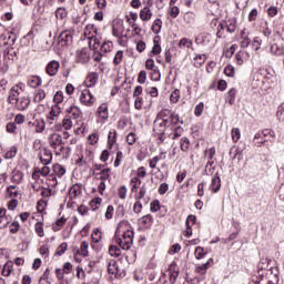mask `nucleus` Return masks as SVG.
Instances as JSON below:
<instances>
[{"label":"nucleus","instance_id":"obj_1","mask_svg":"<svg viewBox=\"0 0 284 284\" xmlns=\"http://www.w3.org/2000/svg\"><path fill=\"white\" fill-rule=\"evenodd\" d=\"M179 123H183L179 114L170 109H162L154 121L153 132L154 134H165L172 125H179Z\"/></svg>","mask_w":284,"mask_h":284},{"label":"nucleus","instance_id":"obj_2","mask_svg":"<svg viewBox=\"0 0 284 284\" xmlns=\"http://www.w3.org/2000/svg\"><path fill=\"white\" fill-rule=\"evenodd\" d=\"M115 243L123 250H130L134 241V231L126 230L123 232V239L119 237V230L115 232Z\"/></svg>","mask_w":284,"mask_h":284},{"label":"nucleus","instance_id":"obj_3","mask_svg":"<svg viewBox=\"0 0 284 284\" xmlns=\"http://www.w3.org/2000/svg\"><path fill=\"white\" fill-rule=\"evenodd\" d=\"M23 88H26V84H23L22 82L11 88L8 95V101L9 103H11V105H14V103H19V94L23 92Z\"/></svg>","mask_w":284,"mask_h":284},{"label":"nucleus","instance_id":"obj_4","mask_svg":"<svg viewBox=\"0 0 284 284\" xmlns=\"http://www.w3.org/2000/svg\"><path fill=\"white\" fill-rule=\"evenodd\" d=\"M92 49L89 47L82 48L80 51H77V61L78 63L85 64L90 61V52Z\"/></svg>","mask_w":284,"mask_h":284},{"label":"nucleus","instance_id":"obj_5","mask_svg":"<svg viewBox=\"0 0 284 284\" xmlns=\"http://www.w3.org/2000/svg\"><path fill=\"white\" fill-rule=\"evenodd\" d=\"M72 33L70 31H62L58 37V45L61 48H65V45H70L72 43Z\"/></svg>","mask_w":284,"mask_h":284},{"label":"nucleus","instance_id":"obj_6","mask_svg":"<svg viewBox=\"0 0 284 284\" xmlns=\"http://www.w3.org/2000/svg\"><path fill=\"white\" fill-rule=\"evenodd\" d=\"M108 273L115 276V278H121L123 276V273L121 272V268H119V263H116L115 260H110L108 263Z\"/></svg>","mask_w":284,"mask_h":284},{"label":"nucleus","instance_id":"obj_7","mask_svg":"<svg viewBox=\"0 0 284 284\" xmlns=\"http://www.w3.org/2000/svg\"><path fill=\"white\" fill-rule=\"evenodd\" d=\"M49 144L53 150H57L59 145H63V138L59 133H51L49 135Z\"/></svg>","mask_w":284,"mask_h":284},{"label":"nucleus","instance_id":"obj_8","mask_svg":"<svg viewBox=\"0 0 284 284\" xmlns=\"http://www.w3.org/2000/svg\"><path fill=\"white\" fill-rule=\"evenodd\" d=\"M59 68H61V64L57 60H52L47 64L45 71L49 77H57V73L59 72Z\"/></svg>","mask_w":284,"mask_h":284},{"label":"nucleus","instance_id":"obj_9","mask_svg":"<svg viewBox=\"0 0 284 284\" xmlns=\"http://www.w3.org/2000/svg\"><path fill=\"white\" fill-rule=\"evenodd\" d=\"M94 101V95H92V92L90 90H83L80 95V102L82 105H92Z\"/></svg>","mask_w":284,"mask_h":284},{"label":"nucleus","instance_id":"obj_10","mask_svg":"<svg viewBox=\"0 0 284 284\" xmlns=\"http://www.w3.org/2000/svg\"><path fill=\"white\" fill-rule=\"evenodd\" d=\"M99 81V73L98 72H91L88 74L84 84L87 88H94L97 85V82Z\"/></svg>","mask_w":284,"mask_h":284},{"label":"nucleus","instance_id":"obj_11","mask_svg":"<svg viewBox=\"0 0 284 284\" xmlns=\"http://www.w3.org/2000/svg\"><path fill=\"white\" fill-rule=\"evenodd\" d=\"M210 190L212 192H220L221 190V176L219 175V172L215 173V175L211 180Z\"/></svg>","mask_w":284,"mask_h":284},{"label":"nucleus","instance_id":"obj_12","mask_svg":"<svg viewBox=\"0 0 284 284\" xmlns=\"http://www.w3.org/2000/svg\"><path fill=\"white\" fill-rule=\"evenodd\" d=\"M169 276H170V283L174 284L176 283V278H179V268H176V263H172L169 266Z\"/></svg>","mask_w":284,"mask_h":284},{"label":"nucleus","instance_id":"obj_13","mask_svg":"<svg viewBox=\"0 0 284 284\" xmlns=\"http://www.w3.org/2000/svg\"><path fill=\"white\" fill-rule=\"evenodd\" d=\"M81 192H82L81 184H79V183L73 184L69 190L70 200L74 201V199H77V196H81Z\"/></svg>","mask_w":284,"mask_h":284},{"label":"nucleus","instance_id":"obj_14","mask_svg":"<svg viewBox=\"0 0 284 284\" xmlns=\"http://www.w3.org/2000/svg\"><path fill=\"white\" fill-rule=\"evenodd\" d=\"M29 125H34L37 134H41L45 131V120L37 119L34 122H29Z\"/></svg>","mask_w":284,"mask_h":284},{"label":"nucleus","instance_id":"obj_15","mask_svg":"<svg viewBox=\"0 0 284 284\" xmlns=\"http://www.w3.org/2000/svg\"><path fill=\"white\" fill-rule=\"evenodd\" d=\"M40 161L42 165H50V163H52V151L44 149L40 155Z\"/></svg>","mask_w":284,"mask_h":284},{"label":"nucleus","instance_id":"obj_16","mask_svg":"<svg viewBox=\"0 0 284 284\" xmlns=\"http://www.w3.org/2000/svg\"><path fill=\"white\" fill-rule=\"evenodd\" d=\"M176 124H171L169 130H172V133L169 134L170 139H172L173 141L179 139V136L183 135V128L182 126H174Z\"/></svg>","mask_w":284,"mask_h":284},{"label":"nucleus","instance_id":"obj_17","mask_svg":"<svg viewBox=\"0 0 284 284\" xmlns=\"http://www.w3.org/2000/svg\"><path fill=\"white\" fill-rule=\"evenodd\" d=\"M212 40V36L210 33H200L196 38H195V43H200V45H207V43H210V41Z\"/></svg>","mask_w":284,"mask_h":284},{"label":"nucleus","instance_id":"obj_18","mask_svg":"<svg viewBox=\"0 0 284 284\" xmlns=\"http://www.w3.org/2000/svg\"><path fill=\"white\" fill-rule=\"evenodd\" d=\"M153 221L154 219L152 217V215L146 214L139 219V224L142 225V227H152Z\"/></svg>","mask_w":284,"mask_h":284},{"label":"nucleus","instance_id":"obj_19","mask_svg":"<svg viewBox=\"0 0 284 284\" xmlns=\"http://www.w3.org/2000/svg\"><path fill=\"white\" fill-rule=\"evenodd\" d=\"M41 82L42 80L39 75H30L27 81L29 88H39V85H41Z\"/></svg>","mask_w":284,"mask_h":284},{"label":"nucleus","instance_id":"obj_20","mask_svg":"<svg viewBox=\"0 0 284 284\" xmlns=\"http://www.w3.org/2000/svg\"><path fill=\"white\" fill-rule=\"evenodd\" d=\"M140 19L142 21H150L152 19V10H150V7H144L140 11Z\"/></svg>","mask_w":284,"mask_h":284},{"label":"nucleus","instance_id":"obj_21","mask_svg":"<svg viewBox=\"0 0 284 284\" xmlns=\"http://www.w3.org/2000/svg\"><path fill=\"white\" fill-rule=\"evenodd\" d=\"M267 136H274V131L270 130V129H264L261 132H257L254 135V141H258V139H265Z\"/></svg>","mask_w":284,"mask_h":284},{"label":"nucleus","instance_id":"obj_22","mask_svg":"<svg viewBox=\"0 0 284 284\" xmlns=\"http://www.w3.org/2000/svg\"><path fill=\"white\" fill-rule=\"evenodd\" d=\"M114 143H116V130H111L108 135L109 150H112V148H114Z\"/></svg>","mask_w":284,"mask_h":284},{"label":"nucleus","instance_id":"obj_23","mask_svg":"<svg viewBox=\"0 0 284 284\" xmlns=\"http://www.w3.org/2000/svg\"><path fill=\"white\" fill-rule=\"evenodd\" d=\"M236 89L232 88L229 92H227V97H226V101L229 103V105H234V103H236Z\"/></svg>","mask_w":284,"mask_h":284},{"label":"nucleus","instance_id":"obj_24","mask_svg":"<svg viewBox=\"0 0 284 284\" xmlns=\"http://www.w3.org/2000/svg\"><path fill=\"white\" fill-rule=\"evenodd\" d=\"M226 31L231 34L236 32V18L226 20Z\"/></svg>","mask_w":284,"mask_h":284},{"label":"nucleus","instance_id":"obj_25","mask_svg":"<svg viewBox=\"0 0 284 284\" xmlns=\"http://www.w3.org/2000/svg\"><path fill=\"white\" fill-rule=\"evenodd\" d=\"M90 248V243L88 241H82L80 245V250H78V254L80 256H88V250Z\"/></svg>","mask_w":284,"mask_h":284},{"label":"nucleus","instance_id":"obj_26","mask_svg":"<svg viewBox=\"0 0 284 284\" xmlns=\"http://www.w3.org/2000/svg\"><path fill=\"white\" fill-rule=\"evenodd\" d=\"M161 28H163V21L158 18L153 22L152 32H154V34H159L161 32Z\"/></svg>","mask_w":284,"mask_h":284},{"label":"nucleus","instance_id":"obj_27","mask_svg":"<svg viewBox=\"0 0 284 284\" xmlns=\"http://www.w3.org/2000/svg\"><path fill=\"white\" fill-rule=\"evenodd\" d=\"M231 136H232L233 143H239V141H241V129L233 128L231 131Z\"/></svg>","mask_w":284,"mask_h":284},{"label":"nucleus","instance_id":"obj_28","mask_svg":"<svg viewBox=\"0 0 284 284\" xmlns=\"http://www.w3.org/2000/svg\"><path fill=\"white\" fill-rule=\"evenodd\" d=\"M12 222V216L4 215V217H0V230H6L8 225Z\"/></svg>","mask_w":284,"mask_h":284},{"label":"nucleus","instance_id":"obj_29","mask_svg":"<svg viewBox=\"0 0 284 284\" xmlns=\"http://www.w3.org/2000/svg\"><path fill=\"white\" fill-rule=\"evenodd\" d=\"M55 17L57 19L63 21V19L68 17V11L65 10V8L60 7L55 10Z\"/></svg>","mask_w":284,"mask_h":284},{"label":"nucleus","instance_id":"obj_30","mask_svg":"<svg viewBox=\"0 0 284 284\" xmlns=\"http://www.w3.org/2000/svg\"><path fill=\"white\" fill-rule=\"evenodd\" d=\"M271 52L272 54H275V57H281V54H283V47L274 43L271 45Z\"/></svg>","mask_w":284,"mask_h":284},{"label":"nucleus","instance_id":"obj_31","mask_svg":"<svg viewBox=\"0 0 284 284\" xmlns=\"http://www.w3.org/2000/svg\"><path fill=\"white\" fill-rule=\"evenodd\" d=\"M62 128L64 130H72V115H67L62 121Z\"/></svg>","mask_w":284,"mask_h":284},{"label":"nucleus","instance_id":"obj_32","mask_svg":"<svg viewBox=\"0 0 284 284\" xmlns=\"http://www.w3.org/2000/svg\"><path fill=\"white\" fill-rule=\"evenodd\" d=\"M180 148L182 152H187V150H190V139L186 136L182 138L180 141Z\"/></svg>","mask_w":284,"mask_h":284},{"label":"nucleus","instance_id":"obj_33","mask_svg":"<svg viewBox=\"0 0 284 284\" xmlns=\"http://www.w3.org/2000/svg\"><path fill=\"white\" fill-rule=\"evenodd\" d=\"M205 254H207V252H205V248H203V246H197L195 248L194 256L197 261H201V258H203Z\"/></svg>","mask_w":284,"mask_h":284},{"label":"nucleus","instance_id":"obj_34","mask_svg":"<svg viewBox=\"0 0 284 284\" xmlns=\"http://www.w3.org/2000/svg\"><path fill=\"white\" fill-rule=\"evenodd\" d=\"M212 258H210L206 263L200 265L196 267V273L197 274H205V272H207V267H210V263H212Z\"/></svg>","mask_w":284,"mask_h":284},{"label":"nucleus","instance_id":"obj_35","mask_svg":"<svg viewBox=\"0 0 284 284\" xmlns=\"http://www.w3.org/2000/svg\"><path fill=\"white\" fill-rule=\"evenodd\" d=\"M43 99H45V91H43L42 89L38 90V92L34 94L33 97V101L36 103H41V101H43Z\"/></svg>","mask_w":284,"mask_h":284},{"label":"nucleus","instance_id":"obj_36","mask_svg":"<svg viewBox=\"0 0 284 284\" xmlns=\"http://www.w3.org/2000/svg\"><path fill=\"white\" fill-rule=\"evenodd\" d=\"M53 172L57 176H63V174H65V168L61 164H54Z\"/></svg>","mask_w":284,"mask_h":284},{"label":"nucleus","instance_id":"obj_37","mask_svg":"<svg viewBox=\"0 0 284 284\" xmlns=\"http://www.w3.org/2000/svg\"><path fill=\"white\" fill-rule=\"evenodd\" d=\"M98 115L100 116V119H102L103 121H108L110 114L108 112V108H99L98 109Z\"/></svg>","mask_w":284,"mask_h":284},{"label":"nucleus","instance_id":"obj_38","mask_svg":"<svg viewBox=\"0 0 284 284\" xmlns=\"http://www.w3.org/2000/svg\"><path fill=\"white\" fill-rule=\"evenodd\" d=\"M103 202V199L101 197H95L93 200L90 201V207L93 210V212L95 210H99V206L101 205V203Z\"/></svg>","mask_w":284,"mask_h":284},{"label":"nucleus","instance_id":"obj_39","mask_svg":"<svg viewBox=\"0 0 284 284\" xmlns=\"http://www.w3.org/2000/svg\"><path fill=\"white\" fill-rule=\"evenodd\" d=\"M118 196L122 201H125V199L128 197V187H125V185H122L118 189Z\"/></svg>","mask_w":284,"mask_h":284},{"label":"nucleus","instance_id":"obj_40","mask_svg":"<svg viewBox=\"0 0 284 284\" xmlns=\"http://www.w3.org/2000/svg\"><path fill=\"white\" fill-rule=\"evenodd\" d=\"M109 254L118 258V256L121 254V248L116 245H111L109 248Z\"/></svg>","mask_w":284,"mask_h":284},{"label":"nucleus","instance_id":"obj_41","mask_svg":"<svg viewBox=\"0 0 284 284\" xmlns=\"http://www.w3.org/2000/svg\"><path fill=\"white\" fill-rule=\"evenodd\" d=\"M53 103H55L54 108H57V105H59V103H63V92L62 91H58L53 95Z\"/></svg>","mask_w":284,"mask_h":284},{"label":"nucleus","instance_id":"obj_42","mask_svg":"<svg viewBox=\"0 0 284 284\" xmlns=\"http://www.w3.org/2000/svg\"><path fill=\"white\" fill-rule=\"evenodd\" d=\"M179 48H192V40L182 38L179 42Z\"/></svg>","mask_w":284,"mask_h":284},{"label":"nucleus","instance_id":"obj_43","mask_svg":"<svg viewBox=\"0 0 284 284\" xmlns=\"http://www.w3.org/2000/svg\"><path fill=\"white\" fill-rule=\"evenodd\" d=\"M212 165H214V161L209 160L205 165V174H207V175L214 174V166H212Z\"/></svg>","mask_w":284,"mask_h":284},{"label":"nucleus","instance_id":"obj_44","mask_svg":"<svg viewBox=\"0 0 284 284\" xmlns=\"http://www.w3.org/2000/svg\"><path fill=\"white\" fill-rule=\"evenodd\" d=\"M131 185H132V192H135V190H139L141 187V179L139 176H135L131 180Z\"/></svg>","mask_w":284,"mask_h":284},{"label":"nucleus","instance_id":"obj_45","mask_svg":"<svg viewBox=\"0 0 284 284\" xmlns=\"http://www.w3.org/2000/svg\"><path fill=\"white\" fill-rule=\"evenodd\" d=\"M67 250H68V243L67 242L60 244L57 252H55L57 256H63V254H65Z\"/></svg>","mask_w":284,"mask_h":284},{"label":"nucleus","instance_id":"obj_46","mask_svg":"<svg viewBox=\"0 0 284 284\" xmlns=\"http://www.w3.org/2000/svg\"><path fill=\"white\" fill-rule=\"evenodd\" d=\"M181 94V91H179V89H175L171 95H170V101L171 103H179V97Z\"/></svg>","mask_w":284,"mask_h":284},{"label":"nucleus","instance_id":"obj_47","mask_svg":"<svg viewBox=\"0 0 284 284\" xmlns=\"http://www.w3.org/2000/svg\"><path fill=\"white\" fill-rule=\"evenodd\" d=\"M101 239H103V236L101 235V231L99 229L93 230L92 241L94 243H99Z\"/></svg>","mask_w":284,"mask_h":284},{"label":"nucleus","instance_id":"obj_48","mask_svg":"<svg viewBox=\"0 0 284 284\" xmlns=\"http://www.w3.org/2000/svg\"><path fill=\"white\" fill-rule=\"evenodd\" d=\"M148 80V72L145 70H142L139 72V75H138V83H145V81Z\"/></svg>","mask_w":284,"mask_h":284},{"label":"nucleus","instance_id":"obj_49","mask_svg":"<svg viewBox=\"0 0 284 284\" xmlns=\"http://www.w3.org/2000/svg\"><path fill=\"white\" fill-rule=\"evenodd\" d=\"M110 179V168L103 169L100 172V180L101 181H108Z\"/></svg>","mask_w":284,"mask_h":284},{"label":"nucleus","instance_id":"obj_50","mask_svg":"<svg viewBox=\"0 0 284 284\" xmlns=\"http://www.w3.org/2000/svg\"><path fill=\"white\" fill-rule=\"evenodd\" d=\"M32 41V31H30L28 34H26L22 39H21V43L22 45H30V42Z\"/></svg>","mask_w":284,"mask_h":284},{"label":"nucleus","instance_id":"obj_51","mask_svg":"<svg viewBox=\"0 0 284 284\" xmlns=\"http://www.w3.org/2000/svg\"><path fill=\"white\" fill-rule=\"evenodd\" d=\"M17 105H20V108H28L30 105V98H21L20 100H18V103H16Z\"/></svg>","mask_w":284,"mask_h":284},{"label":"nucleus","instance_id":"obj_52","mask_svg":"<svg viewBox=\"0 0 284 284\" xmlns=\"http://www.w3.org/2000/svg\"><path fill=\"white\" fill-rule=\"evenodd\" d=\"M126 143L129 145H134V143H136V133L130 132L126 136Z\"/></svg>","mask_w":284,"mask_h":284},{"label":"nucleus","instance_id":"obj_53","mask_svg":"<svg viewBox=\"0 0 284 284\" xmlns=\"http://www.w3.org/2000/svg\"><path fill=\"white\" fill-rule=\"evenodd\" d=\"M122 61H123V51H118L114 55L113 63L114 65H119L121 64Z\"/></svg>","mask_w":284,"mask_h":284},{"label":"nucleus","instance_id":"obj_54","mask_svg":"<svg viewBox=\"0 0 284 284\" xmlns=\"http://www.w3.org/2000/svg\"><path fill=\"white\" fill-rule=\"evenodd\" d=\"M159 161H161V156L155 155L153 159L149 160V168H151V170H155L156 164L159 163Z\"/></svg>","mask_w":284,"mask_h":284},{"label":"nucleus","instance_id":"obj_55","mask_svg":"<svg viewBox=\"0 0 284 284\" xmlns=\"http://www.w3.org/2000/svg\"><path fill=\"white\" fill-rule=\"evenodd\" d=\"M224 74H225L226 77H234V74H235L234 65L227 64V65L224 68Z\"/></svg>","mask_w":284,"mask_h":284},{"label":"nucleus","instance_id":"obj_56","mask_svg":"<svg viewBox=\"0 0 284 284\" xmlns=\"http://www.w3.org/2000/svg\"><path fill=\"white\" fill-rule=\"evenodd\" d=\"M256 17H258V9L254 8L248 13V21H250V23H252L253 21H256Z\"/></svg>","mask_w":284,"mask_h":284},{"label":"nucleus","instance_id":"obj_57","mask_svg":"<svg viewBox=\"0 0 284 284\" xmlns=\"http://www.w3.org/2000/svg\"><path fill=\"white\" fill-rule=\"evenodd\" d=\"M168 190H170V184H168V183L164 182V183L160 184L159 194H160L161 196H163L164 194L168 193Z\"/></svg>","mask_w":284,"mask_h":284},{"label":"nucleus","instance_id":"obj_58","mask_svg":"<svg viewBox=\"0 0 284 284\" xmlns=\"http://www.w3.org/2000/svg\"><path fill=\"white\" fill-rule=\"evenodd\" d=\"M88 139L90 145H97V143H99V133L90 134Z\"/></svg>","mask_w":284,"mask_h":284},{"label":"nucleus","instance_id":"obj_59","mask_svg":"<svg viewBox=\"0 0 284 284\" xmlns=\"http://www.w3.org/2000/svg\"><path fill=\"white\" fill-rule=\"evenodd\" d=\"M10 274H12V265L7 263L2 268V276H10Z\"/></svg>","mask_w":284,"mask_h":284},{"label":"nucleus","instance_id":"obj_60","mask_svg":"<svg viewBox=\"0 0 284 284\" xmlns=\"http://www.w3.org/2000/svg\"><path fill=\"white\" fill-rule=\"evenodd\" d=\"M160 210H161V204H160L159 200L152 201L151 206H150V211L151 212H159Z\"/></svg>","mask_w":284,"mask_h":284},{"label":"nucleus","instance_id":"obj_61","mask_svg":"<svg viewBox=\"0 0 284 284\" xmlns=\"http://www.w3.org/2000/svg\"><path fill=\"white\" fill-rule=\"evenodd\" d=\"M9 230H10L11 234H17V232H19V230H20L19 223L17 221H14L13 223H11L9 225Z\"/></svg>","mask_w":284,"mask_h":284},{"label":"nucleus","instance_id":"obj_62","mask_svg":"<svg viewBox=\"0 0 284 284\" xmlns=\"http://www.w3.org/2000/svg\"><path fill=\"white\" fill-rule=\"evenodd\" d=\"M69 114L68 116H71V119H79L80 111L78 108L68 110Z\"/></svg>","mask_w":284,"mask_h":284},{"label":"nucleus","instance_id":"obj_63","mask_svg":"<svg viewBox=\"0 0 284 284\" xmlns=\"http://www.w3.org/2000/svg\"><path fill=\"white\" fill-rule=\"evenodd\" d=\"M17 156V146H11V149L6 153V159H14Z\"/></svg>","mask_w":284,"mask_h":284},{"label":"nucleus","instance_id":"obj_64","mask_svg":"<svg viewBox=\"0 0 284 284\" xmlns=\"http://www.w3.org/2000/svg\"><path fill=\"white\" fill-rule=\"evenodd\" d=\"M112 50V41L103 42L101 45L102 52H110Z\"/></svg>","mask_w":284,"mask_h":284}]
</instances>
